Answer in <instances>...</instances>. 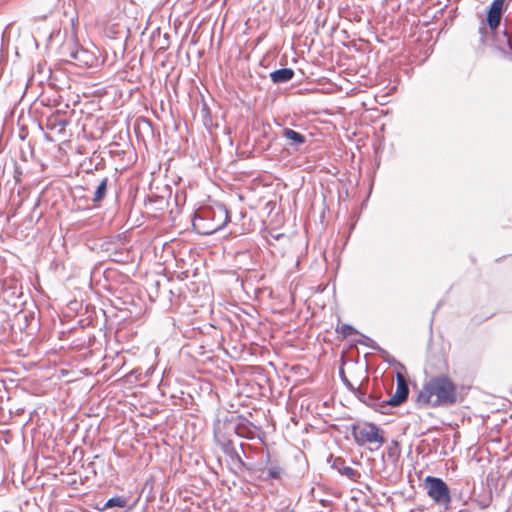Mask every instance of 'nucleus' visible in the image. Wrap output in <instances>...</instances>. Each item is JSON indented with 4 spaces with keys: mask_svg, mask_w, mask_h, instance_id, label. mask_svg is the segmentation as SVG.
<instances>
[{
    "mask_svg": "<svg viewBox=\"0 0 512 512\" xmlns=\"http://www.w3.org/2000/svg\"><path fill=\"white\" fill-rule=\"evenodd\" d=\"M108 179L104 178L101 180L94 193L93 202L97 203L104 199L107 191Z\"/></svg>",
    "mask_w": 512,
    "mask_h": 512,
    "instance_id": "9b49d317",
    "label": "nucleus"
},
{
    "mask_svg": "<svg viewBox=\"0 0 512 512\" xmlns=\"http://www.w3.org/2000/svg\"><path fill=\"white\" fill-rule=\"evenodd\" d=\"M126 504H127V501L123 497L116 496V497L110 498L105 503V505L102 508V510H106L107 508H111V507L124 508L126 506Z\"/></svg>",
    "mask_w": 512,
    "mask_h": 512,
    "instance_id": "ddd939ff",
    "label": "nucleus"
},
{
    "mask_svg": "<svg viewBox=\"0 0 512 512\" xmlns=\"http://www.w3.org/2000/svg\"><path fill=\"white\" fill-rule=\"evenodd\" d=\"M289 512H295V511L291 510V511H289Z\"/></svg>",
    "mask_w": 512,
    "mask_h": 512,
    "instance_id": "6ab92c4d",
    "label": "nucleus"
},
{
    "mask_svg": "<svg viewBox=\"0 0 512 512\" xmlns=\"http://www.w3.org/2000/svg\"><path fill=\"white\" fill-rule=\"evenodd\" d=\"M229 222V213L224 205L206 208L198 212L193 226L202 234H212L222 229Z\"/></svg>",
    "mask_w": 512,
    "mask_h": 512,
    "instance_id": "f03ea898",
    "label": "nucleus"
},
{
    "mask_svg": "<svg viewBox=\"0 0 512 512\" xmlns=\"http://www.w3.org/2000/svg\"><path fill=\"white\" fill-rule=\"evenodd\" d=\"M353 436L359 445L376 443L380 446L384 443V437L381 430L374 423H365L361 427L354 428Z\"/></svg>",
    "mask_w": 512,
    "mask_h": 512,
    "instance_id": "20e7f679",
    "label": "nucleus"
},
{
    "mask_svg": "<svg viewBox=\"0 0 512 512\" xmlns=\"http://www.w3.org/2000/svg\"><path fill=\"white\" fill-rule=\"evenodd\" d=\"M343 382L345 384V386L350 390L352 391L354 394H355V391L359 390V388H355L351 382L349 380H347L346 378H343Z\"/></svg>",
    "mask_w": 512,
    "mask_h": 512,
    "instance_id": "f3484780",
    "label": "nucleus"
},
{
    "mask_svg": "<svg viewBox=\"0 0 512 512\" xmlns=\"http://www.w3.org/2000/svg\"><path fill=\"white\" fill-rule=\"evenodd\" d=\"M338 470L339 472L342 474V475H345L346 477H348L350 480H356L357 477H359V473L354 470L353 468H351L350 466H346L344 465L343 462H340L339 463V467H338Z\"/></svg>",
    "mask_w": 512,
    "mask_h": 512,
    "instance_id": "f8f14e48",
    "label": "nucleus"
},
{
    "mask_svg": "<svg viewBox=\"0 0 512 512\" xmlns=\"http://www.w3.org/2000/svg\"><path fill=\"white\" fill-rule=\"evenodd\" d=\"M355 396L361 402H363L368 407L374 409L375 411H378L382 414L386 413L387 408H386L385 400H380L373 395H370V394H367V393L361 391L360 389L355 391Z\"/></svg>",
    "mask_w": 512,
    "mask_h": 512,
    "instance_id": "423d86ee",
    "label": "nucleus"
},
{
    "mask_svg": "<svg viewBox=\"0 0 512 512\" xmlns=\"http://www.w3.org/2000/svg\"><path fill=\"white\" fill-rule=\"evenodd\" d=\"M401 448L398 442L393 441L388 448L387 456L393 462H396L400 456Z\"/></svg>",
    "mask_w": 512,
    "mask_h": 512,
    "instance_id": "4468645a",
    "label": "nucleus"
},
{
    "mask_svg": "<svg viewBox=\"0 0 512 512\" xmlns=\"http://www.w3.org/2000/svg\"><path fill=\"white\" fill-rule=\"evenodd\" d=\"M397 387L395 393H393L388 399H385L386 408L389 406H398L406 401L409 388L405 377L398 372L396 375Z\"/></svg>",
    "mask_w": 512,
    "mask_h": 512,
    "instance_id": "39448f33",
    "label": "nucleus"
},
{
    "mask_svg": "<svg viewBox=\"0 0 512 512\" xmlns=\"http://www.w3.org/2000/svg\"><path fill=\"white\" fill-rule=\"evenodd\" d=\"M505 0H493L488 12L487 22L491 29H496L501 21Z\"/></svg>",
    "mask_w": 512,
    "mask_h": 512,
    "instance_id": "0eeeda50",
    "label": "nucleus"
},
{
    "mask_svg": "<svg viewBox=\"0 0 512 512\" xmlns=\"http://www.w3.org/2000/svg\"><path fill=\"white\" fill-rule=\"evenodd\" d=\"M337 332H340L344 337H348L354 335L357 331L349 324H342L337 328Z\"/></svg>",
    "mask_w": 512,
    "mask_h": 512,
    "instance_id": "dca6fc26",
    "label": "nucleus"
},
{
    "mask_svg": "<svg viewBox=\"0 0 512 512\" xmlns=\"http://www.w3.org/2000/svg\"><path fill=\"white\" fill-rule=\"evenodd\" d=\"M285 474L284 468L277 462H271L267 468L260 469L259 478L263 481L280 480Z\"/></svg>",
    "mask_w": 512,
    "mask_h": 512,
    "instance_id": "6e6552de",
    "label": "nucleus"
},
{
    "mask_svg": "<svg viewBox=\"0 0 512 512\" xmlns=\"http://www.w3.org/2000/svg\"><path fill=\"white\" fill-rule=\"evenodd\" d=\"M509 44H510V47H511V49H512V42L510 41V42H509Z\"/></svg>",
    "mask_w": 512,
    "mask_h": 512,
    "instance_id": "a211bd4d",
    "label": "nucleus"
},
{
    "mask_svg": "<svg viewBox=\"0 0 512 512\" xmlns=\"http://www.w3.org/2000/svg\"><path fill=\"white\" fill-rule=\"evenodd\" d=\"M67 125V121L65 119H49L48 120V128L54 129L58 127L59 131H63Z\"/></svg>",
    "mask_w": 512,
    "mask_h": 512,
    "instance_id": "2eb2a0df",
    "label": "nucleus"
},
{
    "mask_svg": "<svg viewBox=\"0 0 512 512\" xmlns=\"http://www.w3.org/2000/svg\"><path fill=\"white\" fill-rule=\"evenodd\" d=\"M294 76V71L290 68H281L273 71L270 74L273 83H286L290 81Z\"/></svg>",
    "mask_w": 512,
    "mask_h": 512,
    "instance_id": "9d476101",
    "label": "nucleus"
},
{
    "mask_svg": "<svg viewBox=\"0 0 512 512\" xmlns=\"http://www.w3.org/2000/svg\"><path fill=\"white\" fill-rule=\"evenodd\" d=\"M282 136L289 142V145L295 148H299L306 142V136L291 129L284 128Z\"/></svg>",
    "mask_w": 512,
    "mask_h": 512,
    "instance_id": "1a4fd4ad",
    "label": "nucleus"
},
{
    "mask_svg": "<svg viewBox=\"0 0 512 512\" xmlns=\"http://www.w3.org/2000/svg\"><path fill=\"white\" fill-rule=\"evenodd\" d=\"M424 483L427 494L433 502L447 510L452 501L448 485L441 478L433 476H427Z\"/></svg>",
    "mask_w": 512,
    "mask_h": 512,
    "instance_id": "7ed1b4c3",
    "label": "nucleus"
},
{
    "mask_svg": "<svg viewBox=\"0 0 512 512\" xmlns=\"http://www.w3.org/2000/svg\"><path fill=\"white\" fill-rule=\"evenodd\" d=\"M456 402V384L446 375L430 378L416 397V404L420 407H448Z\"/></svg>",
    "mask_w": 512,
    "mask_h": 512,
    "instance_id": "f257e3e1",
    "label": "nucleus"
}]
</instances>
